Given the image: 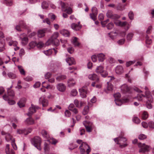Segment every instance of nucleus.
<instances>
[{"label": "nucleus", "instance_id": "1", "mask_svg": "<svg viewBox=\"0 0 154 154\" xmlns=\"http://www.w3.org/2000/svg\"><path fill=\"white\" fill-rule=\"evenodd\" d=\"M32 144L39 150H41V145L42 140L40 137L38 136L35 137L31 140Z\"/></svg>", "mask_w": 154, "mask_h": 154}, {"label": "nucleus", "instance_id": "2", "mask_svg": "<svg viewBox=\"0 0 154 154\" xmlns=\"http://www.w3.org/2000/svg\"><path fill=\"white\" fill-rule=\"evenodd\" d=\"M145 96L143 94H138L137 95L136 98L137 100L139 101L144 100L143 99L144 98H150L148 100L149 102H152L153 100L151 98V96L149 94V93L147 91L145 92Z\"/></svg>", "mask_w": 154, "mask_h": 154}, {"label": "nucleus", "instance_id": "3", "mask_svg": "<svg viewBox=\"0 0 154 154\" xmlns=\"http://www.w3.org/2000/svg\"><path fill=\"white\" fill-rule=\"evenodd\" d=\"M114 140L115 142H117V144L120 145L119 147L121 148L125 147L127 146V143L123 144L122 143V142H125L127 140V139L125 138L119 137H118L114 138Z\"/></svg>", "mask_w": 154, "mask_h": 154}, {"label": "nucleus", "instance_id": "4", "mask_svg": "<svg viewBox=\"0 0 154 154\" xmlns=\"http://www.w3.org/2000/svg\"><path fill=\"white\" fill-rule=\"evenodd\" d=\"M103 68L102 66H99L97 68L96 71L97 73L101 74L102 77H105L107 75L108 73L106 71L103 70Z\"/></svg>", "mask_w": 154, "mask_h": 154}, {"label": "nucleus", "instance_id": "5", "mask_svg": "<svg viewBox=\"0 0 154 154\" xmlns=\"http://www.w3.org/2000/svg\"><path fill=\"white\" fill-rule=\"evenodd\" d=\"M83 124L88 132H91L92 131L94 126L92 123H89L87 121H85L83 122Z\"/></svg>", "mask_w": 154, "mask_h": 154}, {"label": "nucleus", "instance_id": "6", "mask_svg": "<svg viewBox=\"0 0 154 154\" xmlns=\"http://www.w3.org/2000/svg\"><path fill=\"white\" fill-rule=\"evenodd\" d=\"M138 145L139 147H142L139 150V152L144 153L149 151V146L146 145L145 143L142 144L141 143H138Z\"/></svg>", "mask_w": 154, "mask_h": 154}, {"label": "nucleus", "instance_id": "7", "mask_svg": "<svg viewBox=\"0 0 154 154\" xmlns=\"http://www.w3.org/2000/svg\"><path fill=\"white\" fill-rule=\"evenodd\" d=\"M45 98L46 96L43 95L40 98L39 100V103L42 104L43 107L47 106L48 104V100Z\"/></svg>", "mask_w": 154, "mask_h": 154}, {"label": "nucleus", "instance_id": "8", "mask_svg": "<svg viewBox=\"0 0 154 154\" xmlns=\"http://www.w3.org/2000/svg\"><path fill=\"white\" fill-rule=\"evenodd\" d=\"M38 106L32 104L31 106L29 108V112L27 113V116H30L33 113L36 112V109H38Z\"/></svg>", "mask_w": 154, "mask_h": 154}, {"label": "nucleus", "instance_id": "9", "mask_svg": "<svg viewBox=\"0 0 154 154\" xmlns=\"http://www.w3.org/2000/svg\"><path fill=\"white\" fill-rule=\"evenodd\" d=\"M106 16L109 18H112L113 19H116L119 18L120 16L116 14H114L112 11L109 10L107 11L106 14Z\"/></svg>", "mask_w": 154, "mask_h": 154}, {"label": "nucleus", "instance_id": "10", "mask_svg": "<svg viewBox=\"0 0 154 154\" xmlns=\"http://www.w3.org/2000/svg\"><path fill=\"white\" fill-rule=\"evenodd\" d=\"M1 134L2 135L5 136V140L8 142L10 140H11V141H12V140L14 139L13 138L12 136L10 134L6 133L4 131H2L1 132Z\"/></svg>", "mask_w": 154, "mask_h": 154}, {"label": "nucleus", "instance_id": "11", "mask_svg": "<svg viewBox=\"0 0 154 154\" xmlns=\"http://www.w3.org/2000/svg\"><path fill=\"white\" fill-rule=\"evenodd\" d=\"M129 101V99L127 98H125L124 99H123L122 100H121L120 99L115 100V101L116 104V105L118 106H121V105H122V103H127Z\"/></svg>", "mask_w": 154, "mask_h": 154}, {"label": "nucleus", "instance_id": "12", "mask_svg": "<svg viewBox=\"0 0 154 154\" xmlns=\"http://www.w3.org/2000/svg\"><path fill=\"white\" fill-rule=\"evenodd\" d=\"M80 22H79L78 24L75 23H72L71 25V28L74 30H79L81 28L82 26L80 24Z\"/></svg>", "mask_w": 154, "mask_h": 154}, {"label": "nucleus", "instance_id": "13", "mask_svg": "<svg viewBox=\"0 0 154 154\" xmlns=\"http://www.w3.org/2000/svg\"><path fill=\"white\" fill-rule=\"evenodd\" d=\"M57 90L62 92H64L66 89V87L64 84L63 83H59L57 85Z\"/></svg>", "mask_w": 154, "mask_h": 154}, {"label": "nucleus", "instance_id": "14", "mask_svg": "<svg viewBox=\"0 0 154 154\" xmlns=\"http://www.w3.org/2000/svg\"><path fill=\"white\" fill-rule=\"evenodd\" d=\"M88 78L91 80L95 81L97 82H99V79L97 76L95 74H90L88 76Z\"/></svg>", "mask_w": 154, "mask_h": 154}, {"label": "nucleus", "instance_id": "15", "mask_svg": "<svg viewBox=\"0 0 154 154\" xmlns=\"http://www.w3.org/2000/svg\"><path fill=\"white\" fill-rule=\"evenodd\" d=\"M79 146H81V147L84 148L85 149L88 147L86 150V154H89V153L91 151L89 146L86 143L82 142Z\"/></svg>", "mask_w": 154, "mask_h": 154}, {"label": "nucleus", "instance_id": "16", "mask_svg": "<svg viewBox=\"0 0 154 154\" xmlns=\"http://www.w3.org/2000/svg\"><path fill=\"white\" fill-rule=\"evenodd\" d=\"M131 88L125 84L122 85L121 87V90L123 93H125L130 91Z\"/></svg>", "mask_w": 154, "mask_h": 154}, {"label": "nucleus", "instance_id": "17", "mask_svg": "<svg viewBox=\"0 0 154 154\" xmlns=\"http://www.w3.org/2000/svg\"><path fill=\"white\" fill-rule=\"evenodd\" d=\"M79 91L82 97H86V94L87 93V91L86 88H82L79 89Z\"/></svg>", "mask_w": 154, "mask_h": 154}, {"label": "nucleus", "instance_id": "18", "mask_svg": "<svg viewBox=\"0 0 154 154\" xmlns=\"http://www.w3.org/2000/svg\"><path fill=\"white\" fill-rule=\"evenodd\" d=\"M42 134L43 137L47 140V141L50 143V140L51 139L50 138L49 134L45 130H43L42 131Z\"/></svg>", "mask_w": 154, "mask_h": 154}, {"label": "nucleus", "instance_id": "19", "mask_svg": "<svg viewBox=\"0 0 154 154\" xmlns=\"http://www.w3.org/2000/svg\"><path fill=\"white\" fill-rule=\"evenodd\" d=\"M115 72L117 74H121L124 72L123 68L121 66H117L115 68Z\"/></svg>", "mask_w": 154, "mask_h": 154}, {"label": "nucleus", "instance_id": "20", "mask_svg": "<svg viewBox=\"0 0 154 154\" xmlns=\"http://www.w3.org/2000/svg\"><path fill=\"white\" fill-rule=\"evenodd\" d=\"M26 102V99L24 98H22L18 102L17 104L20 108H21L25 106Z\"/></svg>", "mask_w": 154, "mask_h": 154}, {"label": "nucleus", "instance_id": "21", "mask_svg": "<svg viewBox=\"0 0 154 154\" xmlns=\"http://www.w3.org/2000/svg\"><path fill=\"white\" fill-rule=\"evenodd\" d=\"M3 99L5 100L8 101V103L10 105H14L15 104V102L13 100H9L8 97L5 94L3 96Z\"/></svg>", "mask_w": 154, "mask_h": 154}, {"label": "nucleus", "instance_id": "22", "mask_svg": "<svg viewBox=\"0 0 154 154\" xmlns=\"http://www.w3.org/2000/svg\"><path fill=\"white\" fill-rule=\"evenodd\" d=\"M68 109L75 114H77L78 112L77 109L75 107L74 105L73 104H70L69 105Z\"/></svg>", "mask_w": 154, "mask_h": 154}, {"label": "nucleus", "instance_id": "23", "mask_svg": "<svg viewBox=\"0 0 154 154\" xmlns=\"http://www.w3.org/2000/svg\"><path fill=\"white\" fill-rule=\"evenodd\" d=\"M66 61L68 63L69 65L70 66L75 63L74 59L72 57H68L66 59Z\"/></svg>", "mask_w": 154, "mask_h": 154}, {"label": "nucleus", "instance_id": "24", "mask_svg": "<svg viewBox=\"0 0 154 154\" xmlns=\"http://www.w3.org/2000/svg\"><path fill=\"white\" fill-rule=\"evenodd\" d=\"M45 29L39 30L37 32L38 36L40 38L43 37L45 35Z\"/></svg>", "mask_w": 154, "mask_h": 154}, {"label": "nucleus", "instance_id": "25", "mask_svg": "<svg viewBox=\"0 0 154 154\" xmlns=\"http://www.w3.org/2000/svg\"><path fill=\"white\" fill-rule=\"evenodd\" d=\"M5 152L6 154H15L14 150L10 149L9 144H7L6 145Z\"/></svg>", "mask_w": 154, "mask_h": 154}, {"label": "nucleus", "instance_id": "26", "mask_svg": "<svg viewBox=\"0 0 154 154\" xmlns=\"http://www.w3.org/2000/svg\"><path fill=\"white\" fill-rule=\"evenodd\" d=\"M75 83V81L72 78L69 79L68 81V85L69 87L73 86Z\"/></svg>", "mask_w": 154, "mask_h": 154}, {"label": "nucleus", "instance_id": "27", "mask_svg": "<svg viewBox=\"0 0 154 154\" xmlns=\"http://www.w3.org/2000/svg\"><path fill=\"white\" fill-rule=\"evenodd\" d=\"M98 60L100 62H102L105 59V55L103 53H100L97 55Z\"/></svg>", "mask_w": 154, "mask_h": 154}, {"label": "nucleus", "instance_id": "28", "mask_svg": "<svg viewBox=\"0 0 154 154\" xmlns=\"http://www.w3.org/2000/svg\"><path fill=\"white\" fill-rule=\"evenodd\" d=\"M26 122L28 125H32L34 123V121L31 118H27L26 120Z\"/></svg>", "mask_w": 154, "mask_h": 154}, {"label": "nucleus", "instance_id": "29", "mask_svg": "<svg viewBox=\"0 0 154 154\" xmlns=\"http://www.w3.org/2000/svg\"><path fill=\"white\" fill-rule=\"evenodd\" d=\"M21 43L23 45H26L28 42V38L27 37H24L21 38Z\"/></svg>", "mask_w": 154, "mask_h": 154}, {"label": "nucleus", "instance_id": "30", "mask_svg": "<svg viewBox=\"0 0 154 154\" xmlns=\"http://www.w3.org/2000/svg\"><path fill=\"white\" fill-rule=\"evenodd\" d=\"M17 67L20 74L22 75H25V71L22 66H21L18 65Z\"/></svg>", "mask_w": 154, "mask_h": 154}, {"label": "nucleus", "instance_id": "31", "mask_svg": "<svg viewBox=\"0 0 154 154\" xmlns=\"http://www.w3.org/2000/svg\"><path fill=\"white\" fill-rule=\"evenodd\" d=\"M146 44L150 45L152 42L151 39L147 35L146 36Z\"/></svg>", "mask_w": 154, "mask_h": 154}, {"label": "nucleus", "instance_id": "32", "mask_svg": "<svg viewBox=\"0 0 154 154\" xmlns=\"http://www.w3.org/2000/svg\"><path fill=\"white\" fill-rule=\"evenodd\" d=\"M7 94L9 96H14V91L11 90L10 88L8 89Z\"/></svg>", "mask_w": 154, "mask_h": 154}, {"label": "nucleus", "instance_id": "33", "mask_svg": "<svg viewBox=\"0 0 154 154\" xmlns=\"http://www.w3.org/2000/svg\"><path fill=\"white\" fill-rule=\"evenodd\" d=\"M66 76L65 75H61L57 77L56 78V80L58 81L62 80L66 78Z\"/></svg>", "mask_w": 154, "mask_h": 154}, {"label": "nucleus", "instance_id": "34", "mask_svg": "<svg viewBox=\"0 0 154 154\" xmlns=\"http://www.w3.org/2000/svg\"><path fill=\"white\" fill-rule=\"evenodd\" d=\"M125 5H122L119 4L117 6L116 8L118 10L120 11H123L125 9Z\"/></svg>", "mask_w": 154, "mask_h": 154}, {"label": "nucleus", "instance_id": "35", "mask_svg": "<svg viewBox=\"0 0 154 154\" xmlns=\"http://www.w3.org/2000/svg\"><path fill=\"white\" fill-rule=\"evenodd\" d=\"M4 2L8 6H11L13 4L12 0H4Z\"/></svg>", "mask_w": 154, "mask_h": 154}, {"label": "nucleus", "instance_id": "36", "mask_svg": "<svg viewBox=\"0 0 154 154\" xmlns=\"http://www.w3.org/2000/svg\"><path fill=\"white\" fill-rule=\"evenodd\" d=\"M17 44L18 43L17 42L13 41H11L8 43V45L9 46H11L13 45L14 47L17 46Z\"/></svg>", "mask_w": 154, "mask_h": 154}, {"label": "nucleus", "instance_id": "37", "mask_svg": "<svg viewBox=\"0 0 154 154\" xmlns=\"http://www.w3.org/2000/svg\"><path fill=\"white\" fill-rule=\"evenodd\" d=\"M37 43L35 42H32L29 44V49L34 48L36 45Z\"/></svg>", "mask_w": 154, "mask_h": 154}, {"label": "nucleus", "instance_id": "38", "mask_svg": "<svg viewBox=\"0 0 154 154\" xmlns=\"http://www.w3.org/2000/svg\"><path fill=\"white\" fill-rule=\"evenodd\" d=\"M148 116V113L146 111H144L142 115V118L143 119H146Z\"/></svg>", "mask_w": 154, "mask_h": 154}, {"label": "nucleus", "instance_id": "39", "mask_svg": "<svg viewBox=\"0 0 154 154\" xmlns=\"http://www.w3.org/2000/svg\"><path fill=\"white\" fill-rule=\"evenodd\" d=\"M37 47L39 48H41L44 46V44L42 42H40L37 44L36 45Z\"/></svg>", "mask_w": 154, "mask_h": 154}, {"label": "nucleus", "instance_id": "40", "mask_svg": "<svg viewBox=\"0 0 154 154\" xmlns=\"http://www.w3.org/2000/svg\"><path fill=\"white\" fill-rule=\"evenodd\" d=\"M52 43L55 45L57 46L59 44V41L57 39L52 40Z\"/></svg>", "mask_w": 154, "mask_h": 154}, {"label": "nucleus", "instance_id": "41", "mask_svg": "<svg viewBox=\"0 0 154 154\" xmlns=\"http://www.w3.org/2000/svg\"><path fill=\"white\" fill-rule=\"evenodd\" d=\"M88 111V106H85L83 111H82V113L84 115H85L87 114Z\"/></svg>", "mask_w": 154, "mask_h": 154}, {"label": "nucleus", "instance_id": "42", "mask_svg": "<svg viewBox=\"0 0 154 154\" xmlns=\"http://www.w3.org/2000/svg\"><path fill=\"white\" fill-rule=\"evenodd\" d=\"M133 122L137 124L139 123L140 122V120L137 117H134L133 119Z\"/></svg>", "mask_w": 154, "mask_h": 154}, {"label": "nucleus", "instance_id": "43", "mask_svg": "<svg viewBox=\"0 0 154 154\" xmlns=\"http://www.w3.org/2000/svg\"><path fill=\"white\" fill-rule=\"evenodd\" d=\"M48 6L47 3L46 2H43L42 4V7L43 9H46Z\"/></svg>", "mask_w": 154, "mask_h": 154}, {"label": "nucleus", "instance_id": "44", "mask_svg": "<svg viewBox=\"0 0 154 154\" xmlns=\"http://www.w3.org/2000/svg\"><path fill=\"white\" fill-rule=\"evenodd\" d=\"M52 49H50L48 50L47 51H44V54L46 55H50L52 53Z\"/></svg>", "mask_w": 154, "mask_h": 154}, {"label": "nucleus", "instance_id": "45", "mask_svg": "<svg viewBox=\"0 0 154 154\" xmlns=\"http://www.w3.org/2000/svg\"><path fill=\"white\" fill-rule=\"evenodd\" d=\"M59 33L57 32H55L54 33L51 37L52 40L57 39Z\"/></svg>", "mask_w": 154, "mask_h": 154}, {"label": "nucleus", "instance_id": "46", "mask_svg": "<svg viewBox=\"0 0 154 154\" xmlns=\"http://www.w3.org/2000/svg\"><path fill=\"white\" fill-rule=\"evenodd\" d=\"M8 75L9 78L11 79H14L16 77V75L12 72L8 73Z\"/></svg>", "mask_w": 154, "mask_h": 154}, {"label": "nucleus", "instance_id": "47", "mask_svg": "<svg viewBox=\"0 0 154 154\" xmlns=\"http://www.w3.org/2000/svg\"><path fill=\"white\" fill-rule=\"evenodd\" d=\"M97 15L94 14H90V18L93 20L94 21H95L97 19Z\"/></svg>", "mask_w": 154, "mask_h": 154}, {"label": "nucleus", "instance_id": "48", "mask_svg": "<svg viewBox=\"0 0 154 154\" xmlns=\"http://www.w3.org/2000/svg\"><path fill=\"white\" fill-rule=\"evenodd\" d=\"M114 26V24L112 23H108L106 26L107 28L108 29H111Z\"/></svg>", "mask_w": 154, "mask_h": 154}, {"label": "nucleus", "instance_id": "49", "mask_svg": "<svg viewBox=\"0 0 154 154\" xmlns=\"http://www.w3.org/2000/svg\"><path fill=\"white\" fill-rule=\"evenodd\" d=\"M77 94V90L75 89L72 90L71 92V95L72 96H76Z\"/></svg>", "mask_w": 154, "mask_h": 154}, {"label": "nucleus", "instance_id": "50", "mask_svg": "<svg viewBox=\"0 0 154 154\" xmlns=\"http://www.w3.org/2000/svg\"><path fill=\"white\" fill-rule=\"evenodd\" d=\"M61 6L62 7V10L63 11H66V4L63 2H61Z\"/></svg>", "mask_w": 154, "mask_h": 154}, {"label": "nucleus", "instance_id": "51", "mask_svg": "<svg viewBox=\"0 0 154 154\" xmlns=\"http://www.w3.org/2000/svg\"><path fill=\"white\" fill-rule=\"evenodd\" d=\"M19 24L20 26L24 28H27V26L25 22L23 21H20L19 22Z\"/></svg>", "mask_w": 154, "mask_h": 154}, {"label": "nucleus", "instance_id": "52", "mask_svg": "<svg viewBox=\"0 0 154 154\" xmlns=\"http://www.w3.org/2000/svg\"><path fill=\"white\" fill-rule=\"evenodd\" d=\"M46 82H42V86L43 87L47 89H51L52 88V87L50 85H48L46 86L44 85V84Z\"/></svg>", "mask_w": 154, "mask_h": 154}, {"label": "nucleus", "instance_id": "53", "mask_svg": "<svg viewBox=\"0 0 154 154\" xmlns=\"http://www.w3.org/2000/svg\"><path fill=\"white\" fill-rule=\"evenodd\" d=\"M26 131L24 129H19L17 130V132L19 134H24L25 135Z\"/></svg>", "mask_w": 154, "mask_h": 154}, {"label": "nucleus", "instance_id": "54", "mask_svg": "<svg viewBox=\"0 0 154 154\" xmlns=\"http://www.w3.org/2000/svg\"><path fill=\"white\" fill-rule=\"evenodd\" d=\"M115 99L119 100L121 97V94L119 93H117L114 95Z\"/></svg>", "mask_w": 154, "mask_h": 154}, {"label": "nucleus", "instance_id": "55", "mask_svg": "<svg viewBox=\"0 0 154 154\" xmlns=\"http://www.w3.org/2000/svg\"><path fill=\"white\" fill-rule=\"evenodd\" d=\"M15 141L14 139L12 140V141H11V145L13 149L14 150H16L17 149V146L15 143Z\"/></svg>", "mask_w": 154, "mask_h": 154}, {"label": "nucleus", "instance_id": "56", "mask_svg": "<svg viewBox=\"0 0 154 154\" xmlns=\"http://www.w3.org/2000/svg\"><path fill=\"white\" fill-rule=\"evenodd\" d=\"M52 75L51 73L48 72L45 75V79H49L51 78Z\"/></svg>", "mask_w": 154, "mask_h": 154}, {"label": "nucleus", "instance_id": "57", "mask_svg": "<svg viewBox=\"0 0 154 154\" xmlns=\"http://www.w3.org/2000/svg\"><path fill=\"white\" fill-rule=\"evenodd\" d=\"M133 35V34L132 33H129L127 36V39L128 41L130 40L132 38Z\"/></svg>", "mask_w": 154, "mask_h": 154}, {"label": "nucleus", "instance_id": "58", "mask_svg": "<svg viewBox=\"0 0 154 154\" xmlns=\"http://www.w3.org/2000/svg\"><path fill=\"white\" fill-rule=\"evenodd\" d=\"M44 149L45 151H47L49 149V146L48 143H47V142H45L44 143Z\"/></svg>", "mask_w": 154, "mask_h": 154}, {"label": "nucleus", "instance_id": "59", "mask_svg": "<svg viewBox=\"0 0 154 154\" xmlns=\"http://www.w3.org/2000/svg\"><path fill=\"white\" fill-rule=\"evenodd\" d=\"M67 51L69 53L72 54L73 52L74 49L73 47H70L67 48Z\"/></svg>", "mask_w": 154, "mask_h": 154}, {"label": "nucleus", "instance_id": "60", "mask_svg": "<svg viewBox=\"0 0 154 154\" xmlns=\"http://www.w3.org/2000/svg\"><path fill=\"white\" fill-rule=\"evenodd\" d=\"M79 149L80 150V152L81 154H86V151L85 152V149L81 147V146H79Z\"/></svg>", "mask_w": 154, "mask_h": 154}, {"label": "nucleus", "instance_id": "61", "mask_svg": "<svg viewBox=\"0 0 154 154\" xmlns=\"http://www.w3.org/2000/svg\"><path fill=\"white\" fill-rule=\"evenodd\" d=\"M134 13L133 12L130 11L128 13V17L129 19L131 20H132L134 18Z\"/></svg>", "mask_w": 154, "mask_h": 154}, {"label": "nucleus", "instance_id": "62", "mask_svg": "<svg viewBox=\"0 0 154 154\" xmlns=\"http://www.w3.org/2000/svg\"><path fill=\"white\" fill-rule=\"evenodd\" d=\"M91 10H92V13L94 14H96V15L98 13L97 10V8L96 7H93L92 8Z\"/></svg>", "mask_w": 154, "mask_h": 154}, {"label": "nucleus", "instance_id": "63", "mask_svg": "<svg viewBox=\"0 0 154 154\" xmlns=\"http://www.w3.org/2000/svg\"><path fill=\"white\" fill-rule=\"evenodd\" d=\"M107 89L108 91H112L113 89V86L111 85H110L109 82H107Z\"/></svg>", "mask_w": 154, "mask_h": 154}, {"label": "nucleus", "instance_id": "64", "mask_svg": "<svg viewBox=\"0 0 154 154\" xmlns=\"http://www.w3.org/2000/svg\"><path fill=\"white\" fill-rule=\"evenodd\" d=\"M152 30V27L151 26H149L148 28L146 31V33L147 34H149L151 33Z\"/></svg>", "mask_w": 154, "mask_h": 154}]
</instances>
